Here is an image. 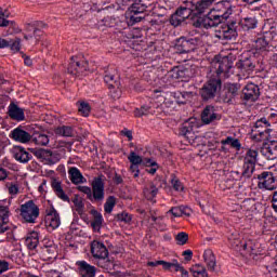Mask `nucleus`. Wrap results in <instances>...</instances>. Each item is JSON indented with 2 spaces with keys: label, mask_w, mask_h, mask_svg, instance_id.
I'll list each match as a JSON object with an SVG mask.
<instances>
[{
  "label": "nucleus",
  "mask_w": 277,
  "mask_h": 277,
  "mask_svg": "<svg viewBox=\"0 0 277 277\" xmlns=\"http://www.w3.org/2000/svg\"><path fill=\"white\" fill-rule=\"evenodd\" d=\"M233 14V10L227 9L224 13H220L215 10L210 11L206 17L197 19L194 22V27H198L200 29H211V27H217L223 21H227V18Z\"/></svg>",
  "instance_id": "obj_1"
},
{
  "label": "nucleus",
  "mask_w": 277,
  "mask_h": 277,
  "mask_svg": "<svg viewBox=\"0 0 277 277\" xmlns=\"http://www.w3.org/2000/svg\"><path fill=\"white\" fill-rule=\"evenodd\" d=\"M19 217L26 224H36V220L40 217V207L34 200L26 201L19 206Z\"/></svg>",
  "instance_id": "obj_2"
},
{
  "label": "nucleus",
  "mask_w": 277,
  "mask_h": 277,
  "mask_svg": "<svg viewBox=\"0 0 277 277\" xmlns=\"http://www.w3.org/2000/svg\"><path fill=\"white\" fill-rule=\"evenodd\" d=\"M147 8L148 5L142 1L132 3L127 11V24L133 27L136 23H141L145 17L144 12H146Z\"/></svg>",
  "instance_id": "obj_3"
},
{
  "label": "nucleus",
  "mask_w": 277,
  "mask_h": 277,
  "mask_svg": "<svg viewBox=\"0 0 277 277\" xmlns=\"http://www.w3.org/2000/svg\"><path fill=\"white\" fill-rule=\"evenodd\" d=\"M256 157H259V151L256 149H248L243 161V176L250 179L254 174L256 168Z\"/></svg>",
  "instance_id": "obj_4"
},
{
  "label": "nucleus",
  "mask_w": 277,
  "mask_h": 277,
  "mask_svg": "<svg viewBox=\"0 0 277 277\" xmlns=\"http://www.w3.org/2000/svg\"><path fill=\"white\" fill-rule=\"evenodd\" d=\"M91 202L105 200V182L101 176L94 177L91 184Z\"/></svg>",
  "instance_id": "obj_5"
},
{
  "label": "nucleus",
  "mask_w": 277,
  "mask_h": 277,
  "mask_svg": "<svg viewBox=\"0 0 277 277\" xmlns=\"http://www.w3.org/2000/svg\"><path fill=\"white\" fill-rule=\"evenodd\" d=\"M258 187L259 189H267L268 192H274L276 189V176L273 172L263 171L258 174Z\"/></svg>",
  "instance_id": "obj_6"
},
{
  "label": "nucleus",
  "mask_w": 277,
  "mask_h": 277,
  "mask_svg": "<svg viewBox=\"0 0 277 277\" xmlns=\"http://www.w3.org/2000/svg\"><path fill=\"white\" fill-rule=\"evenodd\" d=\"M272 124L267 118L263 117L255 122V128L251 130L250 137L254 140V142H263V137H265V131L269 129Z\"/></svg>",
  "instance_id": "obj_7"
},
{
  "label": "nucleus",
  "mask_w": 277,
  "mask_h": 277,
  "mask_svg": "<svg viewBox=\"0 0 277 277\" xmlns=\"http://www.w3.org/2000/svg\"><path fill=\"white\" fill-rule=\"evenodd\" d=\"M214 38L222 42H228L237 39V29L232 25H223L214 31Z\"/></svg>",
  "instance_id": "obj_8"
},
{
  "label": "nucleus",
  "mask_w": 277,
  "mask_h": 277,
  "mask_svg": "<svg viewBox=\"0 0 277 277\" xmlns=\"http://www.w3.org/2000/svg\"><path fill=\"white\" fill-rule=\"evenodd\" d=\"M214 65V68H216V75L220 77V75H223L224 79H228L230 75H233V63L228 56H224L220 61H214L212 63Z\"/></svg>",
  "instance_id": "obj_9"
},
{
  "label": "nucleus",
  "mask_w": 277,
  "mask_h": 277,
  "mask_svg": "<svg viewBox=\"0 0 277 277\" xmlns=\"http://www.w3.org/2000/svg\"><path fill=\"white\" fill-rule=\"evenodd\" d=\"M40 27H44V24L42 22L27 24V35L24 36L25 40H34L35 38V41H30V44H36L40 40V36H42V30H40Z\"/></svg>",
  "instance_id": "obj_10"
},
{
  "label": "nucleus",
  "mask_w": 277,
  "mask_h": 277,
  "mask_svg": "<svg viewBox=\"0 0 277 277\" xmlns=\"http://www.w3.org/2000/svg\"><path fill=\"white\" fill-rule=\"evenodd\" d=\"M220 85H222V81L215 79L209 80L200 90V94L203 101H209L213 98Z\"/></svg>",
  "instance_id": "obj_11"
},
{
  "label": "nucleus",
  "mask_w": 277,
  "mask_h": 277,
  "mask_svg": "<svg viewBox=\"0 0 277 277\" xmlns=\"http://www.w3.org/2000/svg\"><path fill=\"white\" fill-rule=\"evenodd\" d=\"M44 223L49 230H55V228H60L62 220L60 219V213H57L56 209L51 208L50 210H47Z\"/></svg>",
  "instance_id": "obj_12"
},
{
  "label": "nucleus",
  "mask_w": 277,
  "mask_h": 277,
  "mask_svg": "<svg viewBox=\"0 0 277 277\" xmlns=\"http://www.w3.org/2000/svg\"><path fill=\"white\" fill-rule=\"evenodd\" d=\"M91 254L94 259H107V256H109V251L103 242L93 240L91 242Z\"/></svg>",
  "instance_id": "obj_13"
},
{
  "label": "nucleus",
  "mask_w": 277,
  "mask_h": 277,
  "mask_svg": "<svg viewBox=\"0 0 277 277\" xmlns=\"http://www.w3.org/2000/svg\"><path fill=\"white\" fill-rule=\"evenodd\" d=\"M10 230V207L0 201V234Z\"/></svg>",
  "instance_id": "obj_14"
},
{
  "label": "nucleus",
  "mask_w": 277,
  "mask_h": 277,
  "mask_svg": "<svg viewBox=\"0 0 277 277\" xmlns=\"http://www.w3.org/2000/svg\"><path fill=\"white\" fill-rule=\"evenodd\" d=\"M198 40L190 38H182L180 39V43L175 45V49L179 53H192V51L196 50V44Z\"/></svg>",
  "instance_id": "obj_15"
},
{
  "label": "nucleus",
  "mask_w": 277,
  "mask_h": 277,
  "mask_svg": "<svg viewBox=\"0 0 277 277\" xmlns=\"http://www.w3.org/2000/svg\"><path fill=\"white\" fill-rule=\"evenodd\" d=\"M261 154L269 161H274V159H277V141H271L263 144L261 148Z\"/></svg>",
  "instance_id": "obj_16"
},
{
  "label": "nucleus",
  "mask_w": 277,
  "mask_h": 277,
  "mask_svg": "<svg viewBox=\"0 0 277 277\" xmlns=\"http://www.w3.org/2000/svg\"><path fill=\"white\" fill-rule=\"evenodd\" d=\"M76 265L81 277H96V266H92L84 260L77 261Z\"/></svg>",
  "instance_id": "obj_17"
},
{
  "label": "nucleus",
  "mask_w": 277,
  "mask_h": 277,
  "mask_svg": "<svg viewBox=\"0 0 277 277\" xmlns=\"http://www.w3.org/2000/svg\"><path fill=\"white\" fill-rule=\"evenodd\" d=\"M194 127H197L196 118H189L182 124L180 135L186 140H194Z\"/></svg>",
  "instance_id": "obj_18"
},
{
  "label": "nucleus",
  "mask_w": 277,
  "mask_h": 277,
  "mask_svg": "<svg viewBox=\"0 0 277 277\" xmlns=\"http://www.w3.org/2000/svg\"><path fill=\"white\" fill-rule=\"evenodd\" d=\"M259 96H261V90L259 89V85L252 82L246 84L243 92L245 101H259Z\"/></svg>",
  "instance_id": "obj_19"
},
{
  "label": "nucleus",
  "mask_w": 277,
  "mask_h": 277,
  "mask_svg": "<svg viewBox=\"0 0 277 277\" xmlns=\"http://www.w3.org/2000/svg\"><path fill=\"white\" fill-rule=\"evenodd\" d=\"M104 81L108 84V88H120V76H118V72L114 68L105 71Z\"/></svg>",
  "instance_id": "obj_20"
},
{
  "label": "nucleus",
  "mask_w": 277,
  "mask_h": 277,
  "mask_svg": "<svg viewBox=\"0 0 277 277\" xmlns=\"http://www.w3.org/2000/svg\"><path fill=\"white\" fill-rule=\"evenodd\" d=\"M12 155L16 161H19V163H28L32 157L31 154L23 146H14Z\"/></svg>",
  "instance_id": "obj_21"
},
{
  "label": "nucleus",
  "mask_w": 277,
  "mask_h": 277,
  "mask_svg": "<svg viewBox=\"0 0 277 277\" xmlns=\"http://www.w3.org/2000/svg\"><path fill=\"white\" fill-rule=\"evenodd\" d=\"M10 137L11 140H14V142H19L21 144H27V142L31 141V134L23 130V128H15L12 130Z\"/></svg>",
  "instance_id": "obj_22"
},
{
  "label": "nucleus",
  "mask_w": 277,
  "mask_h": 277,
  "mask_svg": "<svg viewBox=\"0 0 277 277\" xmlns=\"http://www.w3.org/2000/svg\"><path fill=\"white\" fill-rule=\"evenodd\" d=\"M203 263H206V266L208 267L209 272H215V268L217 267V259L215 258V253H213V250L206 249L203 251Z\"/></svg>",
  "instance_id": "obj_23"
},
{
  "label": "nucleus",
  "mask_w": 277,
  "mask_h": 277,
  "mask_svg": "<svg viewBox=\"0 0 277 277\" xmlns=\"http://www.w3.org/2000/svg\"><path fill=\"white\" fill-rule=\"evenodd\" d=\"M8 114L12 120H16L17 122L25 120V110L14 103L9 105Z\"/></svg>",
  "instance_id": "obj_24"
},
{
  "label": "nucleus",
  "mask_w": 277,
  "mask_h": 277,
  "mask_svg": "<svg viewBox=\"0 0 277 277\" xmlns=\"http://www.w3.org/2000/svg\"><path fill=\"white\" fill-rule=\"evenodd\" d=\"M68 176L69 181H71L74 185H81L87 182V180L83 177V173H81L77 167H70L68 169Z\"/></svg>",
  "instance_id": "obj_25"
},
{
  "label": "nucleus",
  "mask_w": 277,
  "mask_h": 277,
  "mask_svg": "<svg viewBox=\"0 0 277 277\" xmlns=\"http://www.w3.org/2000/svg\"><path fill=\"white\" fill-rule=\"evenodd\" d=\"M36 157H38L39 159H42L43 161H47V163H50L51 166L60 161V159L55 157L52 150H47V149L37 150Z\"/></svg>",
  "instance_id": "obj_26"
},
{
  "label": "nucleus",
  "mask_w": 277,
  "mask_h": 277,
  "mask_svg": "<svg viewBox=\"0 0 277 277\" xmlns=\"http://www.w3.org/2000/svg\"><path fill=\"white\" fill-rule=\"evenodd\" d=\"M213 3H215V0L198 1L193 9L194 15L200 16V14H205V12H207L209 10V8H211V5H213Z\"/></svg>",
  "instance_id": "obj_27"
},
{
  "label": "nucleus",
  "mask_w": 277,
  "mask_h": 277,
  "mask_svg": "<svg viewBox=\"0 0 277 277\" xmlns=\"http://www.w3.org/2000/svg\"><path fill=\"white\" fill-rule=\"evenodd\" d=\"M217 119V114H215V108L213 106H207L202 114H201V120L205 124H211L213 120Z\"/></svg>",
  "instance_id": "obj_28"
},
{
  "label": "nucleus",
  "mask_w": 277,
  "mask_h": 277,
  "mask_svg": "<svg viewBox=\"0 0 277 277\" xmlns=\"http://www.w3.org/2000/svg\"><path fill=\"white\" fill-rule=\"evenodd\" d=\"M239 94V85L235 83H229L225 88V103H233V98Z\"/></svg>",
  "instance_id": "obj_29"
},
{
  "label": "nucleus",
  "mask_w": 277,
  "mask_h": 277,
  "mask_svg": "<svg viewBox=\"0 0 277 277\" xmlns=\"http://www.w3.org/2000/svg\"><path fill=\"white\" fill-rule=\"evenodd\" d=\"M38 243H40V234H38V232H31L28 234L25 240V246L28 250H36V248H38Z\"/></svg>",
  "instance_id": "obj_30"
},
{
  "label": "nucleus",
  "mask_w": 277,
  "mask_h": 277,
  "mask_svg": "<svg viewBox=\"0 0 277 277\" xmlns=\"http://www.w3.org/2000/svg\"><path fill=\"white\" fill-rule=\"evenodd\" d=\"M67 70L69 75H79L85 70V66L81 65L76 56H71V62L69 63Z\"/></svg>",
  "instance_id": "obj_31"
},
{
  "label": "nucleus",
  "mask_w": 277,
  "mask_h": 277,
  "mask_svg": "<svg viewBox=\"0 0 277 277\" xmlns=\"http://www.w3.org/2000/svg\"><path fill=\"white\" fill-rule=\"evenodd\" d=\"M190 274L194 277H209V273L207 272V267L202 264H195L190 267Z\"/></svg>",
  "instance_id": "obj_32"
},
{
  "label": "nucleus",
  "mask_w": 277,
  "mask_h": 277,
  "mask_svg": "<svg viewBox=\"0 0 277 277\" xmlns=\"http://www.w3.org/2000/svg\"><path fill=\"white\" fill-rule=\"evenodd\" d=\"M52 188L54 189L57 198H60L61 200H64V202H68L69 199L66 193H64V188H62V183H60L57 180H54L52 182Z\"/></svg>",
  "instance_id": "obj_33"
},
{
  "label": "nucleus",
  "mask_w": 277,
  "mask_h": 277,
  "mask_svg": "<svg viewBox=\"0 0 277 277\" xmlns=\"http://www.w3.org/2000/svg\"><path fill=\"white\" fill-rule=\"evenodd\" d=\"M177 15H180V18L185 23L187 18H194L196 15H194V9L189 8H180L175 11Z\"/></svg>",
  "instance_id": "obj_34"
},
{
  "label": "nucleus",
  "mask_w": 277,
  "mask_h": 277,
  "mask_svg": "<svg viewBox=\"0 0 277 277\" xmlns=\"http://www.w3.org/2000/svg\"><path fill=\"white\" fill-rule=\"evenodd\" d=\"M169 213L173 215V217H182V215H189L190 210L187 207H174L169 210Z\"/></svg>",
  "instance_id": "obj_35"
},
{
  "label": "nucleus",
  "mask_w": 277,
  "mask_h": 277,
  "mask_svg": "<svg viewBox=\"0 0 277 277\" xmlns=\"http://www.w3.org/2000/svg\"><path fill=\"white\" fill-rule=\"evenodd\" d=\"M145 198L147 200H153L159 194V188H157V185L155 183H150L147 188L144 189Z\"/></svg>",
  "instance_id": "obj_36"
},
{
  "label": "nucleus",
  "mask_w": 277,
  "mask_h": 277,
  "mask_svg": "<svg viewBox=\"0 0 277 277\" xmlns=\"http://www.w3.org/2000/svg\"><path fill=\"white\" fill-rule=\"evenodd\" d=\"M56 135H62L63 137H72L75 135V130L71 127L63 126L55 130Z\"/></svg>",
  "instance_id": "obj_37"
},
{
  "label": "nucleus",
  "mask_w": 277,
  "mask_h": 277,
  "mask_svg": "<svg viewBox=\"0 0 277 277\" xmlns=\"http://www.w3.org/2000/svg\"><path fill=\"white\" fill-rule=\"evenodd\" d=\"M97 265L98 267H102V269H105L106 272H111V269H114L115 267L114 262L107 258H100Z\"/></svg>",
  "instance_id": "obj_38"
},
{
  "label": "nucleus",
  "mask_w": 277,
  "mask_h": 277,
  "mask_svg": "<svg viewBox=\"0 0 277 277\" xmlns=\"http://www.w3.org/2000/svg\"><path fill=\"white\" fill-rule=\"evenodd\" d=\"M268 45L269 41H267L265 36H261L254 41L255 51H265Z\"/></svg>",
  "instance_id": "obj_39"
},
{
  "label": "nucleus",
  "mask_w": 277,
  "mask_h": 277,
  "mask_svg": "<svg viewBox=\"0 0 277 277\" xmlns=\"http://www.w3.org/2000/svg\"><path fill=\"white\" fill-rule=\"evenodd\" d=\"M221 144L223 146H232V148H241V143H239V140L234 138L233 136H227L225 140L221 141Z\"/></svg>",
  "instance_id": "obj_40"
},
{
  "label": "nucleus",
  "mask_w": 277,
  "mask_h": 277,
  "mask_svg": "<svg viewBox=\"0 0 277 277\" xmlns=\"http://www.w3.org/2000/svg\"><path fill=\"white\" fill-rule=\"evenodd\" d=\"M34 142L37 144V146H47V144H49V136L42 133H35Z\"/></svg>",
  "instance_id": "obj_41"
},
{
  "label": "nucleus",
  "mask_w": 277,
  "mask_h": 277,
  "mask_svg": "<svg viewBox=\"0 0 277 277\" xmlns=\"http://www.w3.org/2000/svg\"><path fill=\"white\" fill-rule=\"evenodd\" d=\"M75 211H77L78 215H83L85 213V205H83V200L79 197H75L72 199Z\"/></svg>",
  "instance_id": "obj_42"
},
{
  "label": "nucleus",
  "mask_w": 277,
  "mask_h": 277,
  "mask_svg": "<svg viewBox=\"0 0 277 277\" xmlns=\"http://www.w3.org/2000/svg\"><path fill=\"white\" fill-rule=\"evenodd\" d=\"M6 189L9 194L11 195V198H16L18 194H21V187L18 184L11 182L6 184Z\"/></svg>",
  "instance_id": "obj_43"
},
{
  "label": "nucleus",
  "mask_w": 277,
  "mask_h": 277,
  "mask_svg": "<svg viewBox=\"0 0 277 277\" xmlns=\"http://www.w3.org/2000/svg\"><path fill=\"white\" fill-rule=\"evenodd\" d=\"M144 166H146L147 168H150L147 172L148 174H156L157 170H159V164L157 163V161L147 158L144 160Z\"/></svg>",
  "instance_id": "obj_44"
},
{
  "label": "nucleus",
  "mask_w": 277,
  "mask_h": 277,
  "mask_svg": "<svg viewBox=\"0 0 277 277\" xmlns=\"http://www.w3.org/2000/svg\"><path fill=\"white\" fill-rule=\"evenodd\" d=\"M150 114V106L143 105L140 108L134 109V117L135 118H142L144 116H148Z\"/></svg>",
  "instance_id": "obj_45"
},
{
  "label": "nucleus",
  "mask_w": 277,
  "mask_h": 277,
  "mask_svg": "<svg viewBox=\"0 0 277 277\" xmlns=\"http://www.w3.org/2000/svg\"><path fill=\"white\" fill-rule=\"evenodd\" d=\"M116 207V197L109 196L104 203V211L105 213H111L114 211V208Z\"/></svg>",
  "instance_id": "obj_46"
},
{
  "label": "nucleus",
  "mask_w": 277,
  "mask_h": 277,
  "mask_svg": "<svg viewBox=\"0 0 277 277\" xmlns=\"http://www.w3.org/2000/svg\"><path fill=\"white\" fill-rule=\"evenodd\" d=\"M128 160L134 166H142V163L144 164V159H142V157L135 151L130 153V155L128 156Z\"/></svg>",
  "instance_id": "obj_47"
},
{
  "label": "nucleus",
  "mask_w": 277,
  "mask_h": 277,
  "mask_svg": "<svg viewBox=\"0 0 277 277\" xmlns=\"http://www.w3.org/2000/svg\"><path fill=\"white\" fill-rule=\"evenodd\" d=\"M255 248H256V245H254V242H252V240H248L243 245V250L249 252V254L252 256V259H254V256H256V249Z\"/></svg>",
  "instance_id": "obj_48"
},
{
  "label": "nucleus",
  "mask_w": 277,
  "mask_h": 277,
  "mask_svg": "<svg viewBox=\"0 0 277 277\" xmlns=\"http://www.w3.org/2000/svg\"><path fill=\"white\" fill-rule=\"evenodd\" d=\"M91 226L94 230H101V226H103V215L101 213L95 214L94 220L91 222Z\"/></svg>",
  "instance_id": "obj_49"
},
{
  "label": "nucleus",
  "mask_w": 277,
  "mask_h": 277,
  "mask_svg": "<svg viewBox=\"0 0 277 277\" xmlns=\"http://www.w3.org/2000/svg\"><path fill=\"white\" fill-rule=\"evenodd\" d=\"M78 110L81 115H83L84 117H88L90 116V111L92 110V108L90 107V104H88V102H80L78 106Z\"/></svg>",
  "instance_id": "obj_50"
},
{
  "label": "nucleus",
  "mask_w": 277,
  "mask_h": 277,
  "mask_svg": "<svg viewBox=\"0 0 277 277\" xmlns=\"http://www.w3.org/2000/svg\"><path fill=\"white\" fill-rule=\"evenodd\" d=\"M160 265L162 266V269L166 272H170L172 267L176 271V266L179 265V261L173 260L172 262H166L163 260H160Z\"/></svg>",
  "instance_id": "obj_51"
},
{
  "label": "nucleus",
  "mask_w": 277,
  "mask_h": 277,
  "mask_svg": "<svg viewBox=\"0 0 277 277\" xmlns=\"http://www.w3.org/2000/svg\"><path fill=\"white\" fill-rule=\"evenodd\" d=\"M175 239L179 246H185L189 239V235H187L185 232H181L176 235Z\"/></svg>",
  "instance_id": "obj_52"
},
{
  "label": "nucleus",
  "mask_w": 277,
  "mask_h": 277,
  "mask_svg": "<svg viewBox=\"0 0 277 277\" xmlns=\"http://www.w3.org/2000/svg\"><path fill=\"white\" fill-rule=\"evenodd\" d=\"M9 47L11 51H13V53H18V51H21V39L16 38L13 40H9Z\"/></svg>",
  "instance_id": "obj_53"
},
{
  "label": "nucleus",
  "mask_w": 277,
  "mask_h": 277,
  "mask_svg": "<svg viewBox=\"0 0 277 277\" xmlns=\"http://www.w3.org/2000/svg\"><path fill=\"white\" fill-rule=\"evenodd\" d=\"M181 23H184V22L181 18V15L175 11V13L171 15L170 24L173 27H179V25H181Z\"/></svg>",
  "instance_id": "obj_54"
},
{
  "label": "nucleus",
  "mask_w": 277,
  "mask_h": 277,
  "mask_svg": "<svg viewBox=\"0 0 277 277\" xmlns=\"http://www.w3.org/2000/svg\"><path fill=\"white\" fill-rule=\"evenodd\" d=\"M232 248L236 252H239V254L243 253V243H241V240H239V239H234V241L232 242Z\"/></svg>",
  "instance_id": "obj_55"
},
{
  "label": "nucleus",
  "mask_w": 277,
  "mask_h": 277,
  "mask_svg": "<svg viewBox=\"0 0 277 277\" xmlns=\"http://www.w3.org/2000/svg\"><path fill=\"white\" fill-rule=\"evenodd\" d=\"M245 27L247 29H254L256 27V19L254 17H246Z\"/></svg>",
  "instance_id": "obj_56"
},
{
  "label": "nucleus",
  "mask_w": 277,
  "mask_h": 277,
  "mask_svg": "<svg viewBox=\"0 0 277 277\" xmlns=\"http://www.w3.org/2000/svg\"><path fill=\"white\" fill-rule=\"evenodd\" d=\"M171 185L175 192H183L184 189L183 183H181V181H179L176 177L171 180Z\"/></svg>",
  "instance_id": "obj_57"
},
{
  "label": "nucleus",
  "mask_w": 277,
  "mask_h": 277,
  "mask_svg": "<svg viewBox=\"0 0 277 277\" xmlns=\"http://www.w3.org/2000/svg\"><path fill=\"white\" fill-rule=\"evenodd\" d=\"M78 189L82 193L85 194L88 200L92 199V188L90 186H79Z\"/></svg>",
  "instance_id": "obj_58"
},
{
  "label": "nucleus",
  "mask_w": 277,
  "mask_h": 277,
  "mask_svg": "<svg viewBox=\"0 0 277 277\" xmlns=\"http://www.w3.org/2000/svg\"><path fill=\"white\" fill-rule=\"evenodd\" d=\"M10 271V262L0 260V276L1 274H5V272Z\"/></svg>",
  "instance_id": "obj_59"
},
{
  "label": "nucleus",
  "mask_w": 277,
  "mask_h": 277,
  "mask_svg": "<svg viewBox=\"0 0 277 277\" xmlns=\"http://www.w3.org/2000/svg\"><path fill=\"white\" fill-rule=\"evenodd\" d=\"M130 172H131V174H133L134 179H137V176H140V164L131 163Z\"/></svg>",
  "instance_id": "obj_60"
},
{
  "label": "nucleus",
  "mask_w": 277,
  "mask_h": 277,
  "mask_svg": "<svg viewBox=\"0 0 277 277\" xmlns=\"http://www.w3.org/2000/svg\"><path fill=\"white\" fill-rule=\"evenodd\" d=\"M45 277H62V273H60V271L50 269L45 272Z\"/></svg>",
  "instance_id": "obj_61"
},
{
  "label": "nucleus",
  "mask_w": 277,
  "mask_h": 277,
  "mask_svg": "<svg viewBox=\"0 0 277 277\" xmlns=\"http://www.w3.org/2000/svg\"><path fill=\"white\" fill-rule=\"evenodd\" d=\"M175 272H181L182 277H189V272L185 271L181 264L176 266Z\"/></svg>",
  "instance_id": "obj_62"
},
{
  "label": "nucleus",
  "mask_w": 277,
  "mask_h": 277,
  "mask_svg": "<svg viewBox=\"0 0 277 277\" xmlns=\"http://www.w3.org/2000/svg\"><path fill=\"white\" fill-rule=\"evenodd\" d=\"M272 203V208L277 213V190L273 193Z\"/></svg>",
  "instance_id": "obj_63"
},
{
  "label": "nucleus",
  "mask_w": 277,
  "mask_h": 277,
  "mask_svg": "<svg viewBox=\"0 0 277 277\" xmlns=\"http://www.w3.org/2000/svg\"><path fill=\"white\" fill-rule=\"evenodd\" d=\"M245 68L247 70H254L255 66L252 62H250V58L245 60Z\"/></svg>",
  "instance_id": "obj_64"
}]
</instances>
